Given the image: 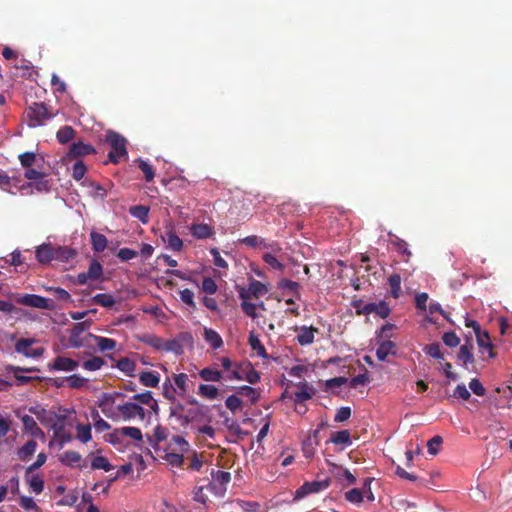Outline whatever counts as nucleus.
Here are the masks:
<instances>
[{
	"mask_svg": "<svg viewBox=\"0 0 512 512\" xmlns=\"http://www.w3.org/2000/svg\"><path fill=\"white\" fill-rule=\"evenodd\" d=\"M141 341L152 348H154L157 351H163L164 349V339L161 337H158L153 334H146L143 337H141Z\"/></svg>",
	"mask_w": 512,
	"mask_h": 512,
	"instance_id": "43",
	"label": "nucleus"
},
{
	"mask_svg": "<svg viewBox=\"0 0 512 512\" xmlns=\"http://www.w3.org/2000/svg\"><path fill=\"white\" fill-rule=\"evenodd\" d=\"M66 382L70 388L78 389L85 385L87 379L78 374H73L66 378Z\"/></svg>",
	"mask_w": 512,
	"mask_h": 512,
	"instance_id": "63",
	"label": "nucleus"
},
{
	"mask_svg": "<svg viewBox=\"0 0 512 512\" xmlns=\"http://www.w3.org/2000/svg\"><path fill=\"white\" fill-rule=\"evenodd\" d=\"M164 459L172 466L174 467H181L184 463V456L181 452L175 453L170 452L166 453L164 456Z\"/></svg>",
	"mask_w": 512,
	"mask_h": 512,
	"instance_id": "62",
	"label": "nucleus"
},
{
	"mask_svg": "<svg viewBox=\"0 0 512 512\" xmlns=\"http://www.w3.org/2000/svg\"><path fill=\"white\" fill-rule=\"evenodd\" d=\"M102 275H103V267L101 265V263L97 260H93L90 265H89V268L87 270V276L90 278V280H99L100 278H102Z\"/></svg>",
	"mask_w": 512,
	"mask_h": 512,
	"instance_id": "50",
	"label": "nucleus"
},
{
	"mask_svg": "<svg viewBox=\"0 0 512 512\" xmlns=\"http://www.w3.org/2000/svg\"><path fill=\"white\" fill-rule=\"evenodd\" d=\"M242 400L236 395H230L225 400L226 407L233 413L242 407Z\"/></svg>",
	"mask_w": 512,
	"mask_h": 512,
	"instance_id": "64",
	"label": "nucleus"
},
{
	"mask_svg": "<svg viewBox=\"0 0 512 512\" xmlns=\"http://www.w3.org/2000/svg\"><path fill=\"white\" fill-rule=\"evenodd\" d=\"M91 468L93 470L102 469L106 472L112 470L114 467L108 459L104 456H95L91 461Z\"/></svg>",
	"mask_w": 512,
	"mask_h": 512,
	"instance_id": "51",
	"label": "nucleus"
},
{
	"mask_svg": "<svg viewBox=\"0 0 512 512\" xmlns=\"http://www.w3.org/2000/svg\"><path fill=\"white\" fill-rule=\"evenodd\" d=\"M190 232L196 239H207L214 235L213 227L205 223L192 224Z\"/></svg>",
	"mask_w": 512,
	"mask_h": 512,
	"instance_id": "19",
	"label": "nucleus"
},
{
	"mask_svg": "<svg viewBox=\"0 0 512 512\" xmlns=\"http://www.w3.org/2000/svg\"><path fill=\"white\" fill-rule=\"evenodd\" d=\"M345 499L353 504H360L363 501V492L359 488H353L345 493Z\"/></svg>",
	"mask_w": 512,
	"mask_h": 512,
	"instance_id": "60",
	"label": "nucleus"
},
{
	"mask_svg": "<svg viewBox=\"0 0 512 512\" xmlns=\"http://www.w3.org/2000/svg\"><path fill=\"white\" fill-rule=\"evenodd\" d=\"M117 410L123 420L127 421L135 417H139L141 420L145 418V410L143 407L136 403L127 402L117 406Z\"/></svg>",
	"mask_w": 512,
	"mask_h": 512,
	"instance_id": "7",
	"label": "nucleus"
},
{
	"mask_svg": "<svg viewBox=\"0 0 512 512\" xmlns=\"http://www.w3.org/2000/svg\"><path fill=\"white\" fill-rule=\"evenodd\" d=\"M189 403L195 407L189 408L184 415L179 416L182 424H189L190 422H193L202 416L203 407L199 405L198 401L196 399H192L189 401Z\"/></svg>",
	"mask_w": 512,
	"mask_h": 512,
	"instance_id": "18",
	"label": "nucleus"
},
{
	"mask_svg": "<svg viewBox=\"0 0 512 512\" xmlns=\"http://www.w3.org/2000/svg\"><path fill=\"white\" fill-rule=\"evenodd\" d=\"M240 307L243 313L251 319H257L259 314L257 312V305L248 301H242Z\"/></svg>",
	"mask_w": 512,
	"mask_h": 512,
	"instance_id": "57",
	"label": "nucleus"
},
{
	"mask_svg": "<svg viewBox=\"0 0 512 512\" xmlns=\"http://www.w3.org/2000/svg\"><path fill=\"white\" fill-rule=\"evenodd\" d=\"M68 427H72L71 421L66 416L59 415L57 421H55L51 427L53 436L55 437L63 432L69 431Z\"/></svg>",
	"mask_w": 512,
	"mask_h": 512,
	"instance_id": "33",
	"label": "nucleus"
},
{
	"mask_svg": "<svg viewBox=\"0 0 512 512\" xmlns=\"http://www.w3.org/2000/svg\"><path fill=\"white\" fill-rule=\"evenodd\" d=\"M198 394L205 399L215 400L219 397V390L216 386L211 384H200Z\"/></svg>",
	"mask_w": 512,
	"mask_h": 512,
	"instance_id": "32",
	"label": "nucleus"
},
{
	"mask_svg": "<svg viewBox=\"0 0 512 512\" xmlns=\"http://www.w3.org/2000/svg\"><path fill=\"white\" fill-rule=\"evenodd\" d=\"M204 339L213 349H219L223 345V340L219 333L211 328H204Z\"/></svg>",
	"mask_w": 512,
	"mask_h": 512,
	"instance_id": "30",
	"label": "nucleus"
},
{
	"mask_svg": "<svg viewBox=\"0 0 512 512\" xmlns=\"http://www.w3.org/2000/svg\"><path fill=\"white\" fill-rule=\"evenodd\" d=\"M75 136V130L71 126H63L61 127L57 134L56 138L60 144H67L70 142Z\"/></svg>",
	"mask_w": 512,
	"mask_h": 512,
	"instance_id": "41",
	"label": "nucleus"
},
{
	"mask_svg": "<svg viewBox=\"0 0 512 512\" xmlns=\"http://www.w3.org/2000/svg\"><path fill=\"white\" fill-rule=\"evenodd\" d=\"M186 337L191 338L190 335L184 334V335H179L177 338H174V339L164 340V349H163V351H165V352H173L176 355L183 354L184 350H183L182 339H184Z\"/></svg>",
	"mask_w": 512,
	"mask_h": 512,
	"instance_id": "21",
	"label": "nucleus"
},
{
	"mask_svg": "<svg viewBox=\"0 0 512 512\" xmlns=\"http://www.w3.org/2000/svg\"><path fill=\"white\" fill-rule=\"evenodd\" d=\"M237 393L249 398L252 404L257 403L260 399V391L248 385L240 386Z\"/></svg>",
	"mask_w": 512,
	"mask_h": 512,
	"instance_id": "36",
	"label": "nucleus"
},
{
	"mask_svg": "<svg viewBox=\"0 0 512 512\" xmlns=\"http://www.w3.org/2000/svg\"><path fill=\"white\" fill-rule=\"evenodd\" d=\"M56 307L57 305L53 299L34 294V308L54 310Z\"/></svg>",
	"mask_w": 512,
	"mask_h": 512,
	"instance_id": "52",
	"label": "nucleus"
},
{
	"mask_svg": "<svg viewBox=\"0 0 512 512\" xmlns=\"http://www.w3.org/2000/svg\"><path fill=\"white\" fill-rule=\"evenodd\" d=\"M298 390L294 393L295 403H302L313 397L314 390L306 382L297 385Z\"/></svg>",
	"mask_w": 512,
	"mask_h": 512,
	"instance_id": "24",
	"label": "nucleus"
},
{
	"mask_svg": "<svg viewBox=\"0 0 512 512\" xmlns=\"http://www.w3.org/2000/svg\"><path fill=\"white\" fill-rule=\"evenodd\" d=\"M174 382L179 390L180 395H184L188 391V375L186 373L174 374Z\"/></svg>",
	"mask_w": 512,
	"mask_h": 512,
	"instance_id": "54",
	"label": "nucleus"
},
{
	"mask_svg": "<svg viewBox=\"0 0 512 512\" xmlns=\"http://www.w3.org/2000/svg\"><path fill=\"white\" fill-rule=\"evenodd\" d=\"M92 325L91 320L75 323L69 330L68 346L70 348L91 347L93 334H84Z\"/></svg>",
	"mask_w": 512,
	"mask_h": 512,
	"instance_id": "2",
	"label": "nucleus"
},
{
	"mask_svg": "<svg viewBox=\"0 0 512 512\" xmlns=\"http://www.w3.org/2000/svg\"><path fill=\"white\" fill-rule=\"evenodd\" d=\"M278 288L281 290H289V291L293 292V294L296 296V298H298V299L300 298V293H299L300 284L296 281H292L289 279H281L278 282Z\"/></svg>",
	"mask_w": 512,
	"mask_h": 512,
	"instance_id": "49",
	"label": "nucleus"
},
{
	"mask_svg": "<svg viewBox=\"0 0 512 512\" xmlns=\"http://www.w3.org/2000/svg\"><path fill=\"white\" fill-rule=\"evenodd\" d=\"M6 370H7V374H10V373L13 374L18 385L26 384L32 380V377H30V376L21 375L22 372H31L32 371L31 368L22 369L20 367L8 366L6 368Z\"/></svg>",
	"mask_w": 512,
	"mask_h": 512,
	"instance_id": "31",
	"label": "nucleus"
},
{
	"mask_svg": "<svg viewBox=\"0 0 512 512\" xmlns=\"http://www.w3.org/2000/svg\"><path fill=\"white\" fill-rule=\"evenodd\" d=\"M130 437L133 440L141 441L142 440V432L137 427H122L115 429L110 434V442L115 444L121 437Z\"/></svg>",
	"mask_w": 512,
	"mask_h": 512,
	"instance_id": "9",
	"label": "nucleus"
},
{
	"mask_svg": "<svg viewBox=\"0 0 512 512\" xmlns=\"http://www.w3.org/2000/svg\"><path fill=\"white\" fill-rule=\"evenodd\" d=\"M105 141L111 146V151L108 153L109 161L113 164L127 157V140L115 131H108Z\"/></svg>",
	"mask_w": 512,
	"mask_h": 512,
	"instance_id": "3",
	"label": "nucleus"
},
{
	"mask_svg": "<svg viewBox=\"0 0 512 512\" xmlns=\"http://www.w3.org/2000/svg\"><path fill=\"white\" fill-rule=\"evenodd\" d=\"M92 301L105 308H110L114 306V304L116 303L114 297L111 294L107 293L96 294L92 298Z\"/></svg>",
	"mask_w": 512,
	"mask_h": 512,
	"instance_id": "47",
	"label": "nucleus"
},
{
	"mask_svg": "<svg viewBox=\"0 0 512 512\" xmlns=\"http://www.w3.org/2000/svg\"><path fill=\"white\" fill-rule=\"evenodd\" d=\"M94 341L98 348L100 349V351L102 352H110V351H113L115 350L116 348V341L114 339H111V338H106V337H101V336H96L93 334V337L91 339V342Z\"/></svg>",
	"mask_w": 512,
	"mask_h": 512,
	"instance_id": "28",
	"label": "nucleus"
},
{
	"mask_svg": "<svg viewBox=\"0 0 512 512\" xmlns=\"http://www.w3.org/2000/svg\"><path fill=\"white\" fill-rule=\"evenodd\" d=\"M299 331L298 335L296 336L297 342L301 346H308L311 345L314 342L315 333H318V328L310 326H302L300 328H297Z\"/></svg>",
	"mask_w": 512,
	"mask_h": 512,
	"instance_id": "16",
	"label": "nucleus"
},
{
	"mask_svg": "<svg viewBox=\"0 0 512 512\" xmlns=\"http://www.w3.org/2000/svg\"><path fill=\"white\" fill-rule=\"evenodd\" d=\"M163 240L167 243L168 247L173 251H180L183 247V241L173 231H168Z\"/></svg>",
	"mask_w": 512,
	"mask_h": 512,
	"instance_id": "39",
	"label": "nucleus"
},
{
	"mask_svg": "<svg viewBox=\"0 0 512 512\" xmlns=\"http://www.w3.org/2000/svg\"><path fill=\"white\" fill-rule=\"evenodd\" d=\"M116 367L126 375L134 376L136 363L127 357H123L117 361Z\"/></svg>",
	"mask_w": 512,
	"mask_h": 512,
	"instance_id": "34",
	"label": "nucleus"
},
{
	"mask_svg": "<svg viewBox=\"0 0 512 512\" xmlns=\"http://www.w3.org/2000/svg\"><path fill=\"white\" fill-rule=\"evenodd\" d=\"M263 261L272 269L283 271L285 266L271 253L262 256Z\"/></svg>",
	"mask_w": 512,
	"mask_h": 512,
	"instance_id": "58",
	"label": "nucleus"
},
{
	"mask_svg": "<svg viewBox=\"0 0 512 512\" xmlns=\"http://www.w3.org/2000/svg\"><path fill=\"white\" fill-rule=\"evenodd\" d=\"M396 344L389 339H382L376 350V357L379 361H385L389 355H396Z\"/></svg>",
	"mask_w": 512,
	"mask_h": 512,
	"instance_id": "14",
	"label": "nucleus"
},
{
	"mask_svg": "<svg viewBox=\"0 0 512 512\" xmlns=\"http://www.w3.org/2000/svg\"><path fill=\"white\" fill-rule=\"evenodd\" d=\"M333 479L337 481L342 488L356 483V477L346 468L336 465L335 463L326 460Z\"/></svg>",
	"mask_w": 512,
	"mask_h": 512,
	"instance_id": "6",
	"label": "nucleus"
},
{
	"mask_svg": "<svg viewBox=\"0 0 512 512\" xmlns=\"http://www.w3.org/2000/svg\"><path fill=\"white\" fill-rule=\"evenodd\" d=\"M423 350L428 356L434 359L442 360L444 358L443 353L440 350L439 343L428 344L424 347Z\"/></svg>",
	"mask_w": 512,
	"mask_h": 512,
	"instance_id": "61",
	"label": "nucleus"
},
{
	"mask_svg": "<svg viewBox=\"0 0 512 512\" xmlns=\"http://www.w3.org/2000/svg\"><path fill=\"white\" fill-rule=\"evenodd\" d=\"M52 115L44 103H34V123L36 121L40 123L42 120L51 118Z\"/></svg>",
	"mask_w": 512,
	"mask_h": 512,
	"instance_id": "44",
	"label": "nucleus"
},
{
	"mask_svg": "<svg viewBox=\"0 0 512 512\" xmlns=\"http://www.w3.org/2000/svg\"><path fill=\"white\" fill-rule=\"evenodd\" d=\"M138 168L143 172L145 180L151 182L154 179L155 172L153 167L145 160L138 159Z\"/></svg>",
	"mask_w": 512,
	"mask_h": 512,
	"instance_id": "56",
	"label": "nucleus"
},
{
	"mask_svg": "<svg viewBox=\"0 0 512 512\" xmlns=\"http://www.w3.org/2000/svg\"><path fill=\"white\" fill-rule=\"evenodd\" d=\"M130 214L140 220L142 223L146 224L148 222L149 215V207L143 205H135L130 207Z\"/></svg>",
	"mask_w": 512,
	"mask_h": 512,
	"instance_id": "42",
	"label": "nucleus"
},
{
	"mask_svg": "<svg viewBox=\"0 0 512 512\" xmlns=\"http://www.w3.org/2000/svg\"><path fill=\"white\" fill-rule=\"evenodd\" d=\"M77 435L76 438L82 442L87 443L91 440V426L90 424H77Z\"/></svg>",
	"mask_w": 512,
	"mask_h": 512,
	"instance_id": "53",
	"label": "nucleus"
},
{
	"mask_svg": "<svg viewBox=\"0 0 512 512\" xmlns=\"http://www.w3.org/2000/svg\"><path fill=\"white\" fill-rule=\"evenodd\" d=\"M86 171L87 168L84 162L82 160H77L72 167V177L76 181H80L83 179Z\"/></svg>",
	"mask_w": 512,
	"mask_h": 512,
	"instance_id": "59",
	"label": "nucleus"
},
{
	"mask_svg": "<svg viewBox=\"0 0 512 512\" xmlns=\"http://www.w3.org/2000/svg\"><path fill=\"white\" fill-rule=\"evenodd\" d=\"M60 462L71 468L84 469L87 467V461L82 459L80 453L73 450L64 452L60 456Z\"/></svg>",
	"mask_w": 512,
	"mask_h": 512,
	"instance_id": "10",
	"label": "nucleus"
},
{
	"mask_svg": "<svg viewBox=\"0 0 512 512\" xmlns=\"http://www.w3.org/2000/svg\"><path fill=\"white\" fill-rule=\"evenodd\" d=\"M248 289L250 295H253L255 298H259L268 292L267 286L258 280H252L249 283Z\"/></svg>",
	"mask_w": 512,
	"mask_h": 512,
	"instance_id": "46",
	"label": "nucleus"
},
{
	"mask_svg": "<svg viewBox=\"0 0 512 512\" xmlns=\"http://www.w3.org/2000/svg\"><path fill=\"white\" fill-rule=\"evenodd\" d=\"M82 184L91 189L90 193L93 197L104 198L106 196L107 190L102 185L87 179Z\"/></svg>",
	"mask_w": 512,
	"mask_h": 512,
	"instance_id": "48",
	"label": "nucleus"
},
{
	"mask_svg": "<svg viewBox=\"0 0 512 512\" xmlns=\"http://www.w3.org/2000/svg\"><path fill=\"white\" fill-rule=\"evenodd\" d=\"M90 241L92 245V249L95 252H103L107 247V238L105 235L98 232L90 233Z\"/></svg>",
	"mask_w": 512,
	"mask_h": 512,
	"instance_id": "29",
	"label": "nucleus"
},
{
	"mask_svg": "<svg viewBox=\"0 0 512 512\" xmlns=\"http://www.w3.org/2000/svg\"><path fill=\"white\" fill-rule=\"evenodd\" d=\"M330 442L336 445L349 446L352 444L350 432L348 430L336 431L331 435Z\"/></svg>",
	"mask_w": 512,
	"mask_h": 512,
	"instance_id": "35",
	"label": "nucleus"
},
{
	"mask_svg": "<svg viewBox=\"0 0 512 512\" xmlns=\"http://www.w3.org/2000/svg\"><path fill=\"white\" fill-rule=\"evenodd\" d=\"M32 182L26 181L22 178V173L17 171L16 169H12L9 171L0 170V188L6 190L12 194H16L17 192L23 193V191H27V194L30 193Z\"/></svg>",
	"mask_w": 512,
	"mask_h": 512,
	"instance_id": "1",
	"label": "nucleus"
},
{
	"mask_svg": "<svg viewBox=\"0 0 512 512\" xmlns=\"http://www.w3.org/2000/svg\"><path fill=\"white\" fill-rule=\"evenodd\" d=\"M36 259L42 264H49L54 260V246L50 243L39 245L35 250Z\"/></svg>",
	"mask_w": 512,
	"mask_h": 512,
	"instance_id": "17",
	"label": "nucleus"
},
{
	"mask_svg": "<svg viewBox=\"0 0 512 512\" xmlns=\"http://www.w3.org/2000/svg\"><path fill=\"white\" fill-rule=\"evenodd\" d=\"M15 351L27 357L32 356V339L21 338L15 343Z\"/></svg>",
	"mask_w": 512,
	"mask_h": 512,
	"instance_id": "38",
	"label": "nucleus"
},
{
	"mask_svg": "<svg viewBox=\"0 0 512 512\" xmlns=\"http://www.w3.org/2000/svg\"><path fill=\"white\" fill-rule=\"evenodd\" d=\"M77 252L75 249L67 246H54V260L62 263H67L75 256Z\"/></svg>",
	"mask_w": 512,
	"mask_h": 512,
	"instance_id": "20",
	"label": "nucleus"
},
{
	"mask_svg": "<svg viewBox=\"0 0 512 512\" xmlns=\"http://www.w3.org/2000/svg\"><path fill=\"white\" fill-rule=\"evenodd\" d=\"M352 306L356 309L358 315H370L374 313L382 319L387 318L391 312L389 305L385 301L364 304L362 300H355L352 302Z\"/></svg>",
	"mask_w": 512,
	"mask_h": 512,
	"instance_id": "4",
	"label": "nucleus"
},
{
	"mask_svg": "<svg viewBox=\"0 0 512 512\" xmlns=\"http://www.w3.org/2000/svg\"><path fill=\"white\" fill-rule=\"evenodd\" d=\"M332 483L331 478L323 480H316L311 482H305L295 492L294 499L300 500L309 494L318 493L327 489Z\"/></svg>",
	"mask_w": 512,
	"mask_h": 512,
	"instance_id": "5",
	"label": "nucleus"
},
{
	"mask_svg": "<svg viewBox=\"0 0 512 512\" xmlns=\"http://www.w3.org/2000/svg\"><path fill=\"white\" fill-rule=\"evenodd\" d=\"M21 168L18 170L20 173L24 170L23 179L31 182L32 180V152L27 151L19 156Z\"/></svg>",
	"mask_w": 512,
	"mask_h": 512,
	"instance_id": "22",
	"label": "nucleus"
},
{
	"mask_svg": "<svg viewBox=\"0 0 512 512\" xmlns=\"http://www.w3.org/2000/svg\"><path fill=\"white\" fill-rule=\"evenodd\" d=\"M477 344L479 347H488V356L489 358H494L495 353L493 351V344L491 342L489 333L487 331H478L475 333Z\"/></svg>",
	"mask_w": 512,
	"mask_h": 512,
	"instance_id": "27",
	"label": "nucleus"
},
{
	"mask_svg": "<svg viewBox=\"0 0 512 512\" xmlns=\"http://www.w3.org/2000/svg\"><path fill=\"white\" fill-rule=\"evenodd\" d=\"M139 381L146 387H157L160 382V377L157 372L144 371L139 374Z\"/></svg>",
	"mask_w": 512,
	"mask_h": 512,
	"instance_id": "26",
	"label": "nucleus"
},
{
	"mask_svg": "<svg viewBox=\"0 0 512 512\" xmlns=\"http://www.w3.org/2000/svg\"><path fill=\"white\" fill-rule=\"evenodd\" d=\"M242 244H245L248 247L256 248V247H262V248H271L275 253L280 252L282 249L278 246L276 243H267L263 238L256 236V235H250L247 237H244L240 240Z\"/></svg>",
	"mask_w": 512,
	"mask_h": 512,
	"instance_id": "13",
	"label": "nucleus"
},
{
	"mask_svg": "<svg viewBox=\"0 0 512 512\" xmlns=\"http://www.w3.org/2000/svg\"><path fill=\"white\" fill-rule=\"evenodd\" d=\"M34 415L41 424L49 428L53 426L54 422L57 421L59 417L55 412L41 408L39 405L34 406Z\"/></svg>",
	"mask_w": 512,
	"mask_h": 512,
	"instance_id": "15",
	"label": "nucleus"
},
{
	"mask_svg": "<svg viewBox=\"0 0 512 512\" xmlns=\"http://www.w3.org/2000/svg\"><path fill=\"white\" fill-rule=\"evenodd\" d=\"M199 376L207 382H218L222 378V373L219 370L206 367L199 371Z\"/></svg>",
	"mask_w": 512,
	"mask_h": 512,
	"instance_id": "40",
	"label": "nucleus"
},
{
	"mask_svg": "<svg viewBox=\"0 0 512 512\" xmlns=\"http://www.w3.org/2000/svg\"><path fill=\"white\" fill-rule=\"evenodd\" d=\"M96 153L95 148L90 145L86 144L82 141L73 142L70 147L69 151L66 154V158L69 159H75L79 157H83L86 155L94 154Z\"/></svg>",
	"mask_w": 512,
	"mask_h": 512,
	"instance_id": "8",
	"label": "nucleus"
},
{
	"mask_svg": "<svg viewBox=\"0 0 512 512\" xmlns=\"http://www.w3.org/2000/svg\"><path fill=\"white\" fill-rule=\"evenodd\" d=\"M105 365V360L101 357L94 356L83 362L82 367L87 371H96L101 369Z\"/></svg>",
	"mask_w": 512,
	"mask_h": 512,
	"instance_id": "55",
	"label": "nucleus"
},
{
	"mask_svg": "<svg viewBox=\"0 0 512 512\" xmlns=\"http://www.w3.org/2000/svg\"><path fill=\"white\" fill-rule=\"evenodd\" d=\"M248 343L251 349L255 351L259 357L263 359H269V356L266 352L264 345L260 341L259 337L253 332H250L249 334Z\"/></svg>",
	"mask_w": 512,
	"mask_h": 512,
	"instance_id": "25",
	"label": "nucleus"
},
{
	"mask_svg": "<svg viewBox=\"0 0 512 512\" xmlns=\"http://www.w3.org/2000/svg\"><path fill=\"white\" fill-rule=\"evenodd\" d=\"M388 285L390 287V294L393 298H399L401 294V277L399 274L394 273L388 278Z\"/></svg>",
	"mask_w": 512,
	"mask_h": 512,
	"instance_id": "37",
	"label": "nucleus"
},
{
	"mask_svg": "<svg viewBox=\"0 0 512 512\" xmlns=\"http://www.w3.org/2000/svg\"><path fill=\"white\" fill-rule=\"evenodd\" d=\"M211 476L212 481L208 482L207 489L214 492L216 491V486L219 485L226 491V485L231 481V474L227 471L212 470Z\"/></svg>",
	"mask_w": 512,
	"mask_h": 512,
	"instance_id": "12",
	"label": "nucleus"
},
{
	"mask_svg": "<svg viewBox=\"0 0 512 512\" xmlns=\"http://www.w3.org/2000/svg\"><path fill=\"white\" fill-rule=\"evenodd\" d=\"M473 346L464 344L460 346L459 352L457 354V359L462 363L463 367L468 369L469 364L474 363V355L472 353Z\"/></svg>",
	"mask_w": 512,
	"mask_h": 512,
	"instance_id": "23",
	"label": "nucleus"
},
{
	"mask_svg": "<svg viewBox=\"0 0 512 512\" xmlns=\"http://www.w3.org/2000/svg\"><path fill=\"white\" fill-rule=\"evenodd\" d=\"M78 366L79 362L77 360L64 356H57L52 363L48 364L50 370L65 372L74 371Z\"/></svg>",
	"mask_w": 512,
	"mask_h": 512,
	"instance_id": "11",
	"label": "nucleus"
},
{
	"mask_svg": "<svg viewBox=\"0 0 512 512\" xmlns=\"http://www.w3.org/2000/svg\"><path fill=\"white\" fill-rule=\"evenodd\" d=\"M391 236V234H389ZM392 240H391V244L394 246L395 250L402 254V255H405L407 258L411 257L412 253L411 251L408 249V244L405 240L399 238L398 236H395V235H392Z\"/></svg>",
	"mask_w": 512,
	"mask_h": 512,
	"instance_id": "45",
	"label": "nucleus"
}]
</instances>
